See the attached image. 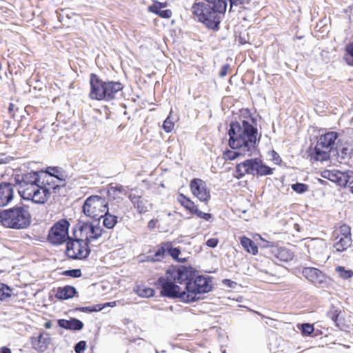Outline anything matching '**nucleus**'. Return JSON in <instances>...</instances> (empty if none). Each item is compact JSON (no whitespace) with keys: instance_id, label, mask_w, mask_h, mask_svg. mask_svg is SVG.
Returning <instances> with one entry per match:
<instances>
[{"instance_id":"obj_1","label":"nucleus","mask_w":353,"mask_h":353,"mask_svg":"<svg viewBox=\"0 0 353 353\" xmlns=\"http://www.w3.org/2000/svg\"><path fill=\"white\" fill-rule=\"evenodd\" d=\"M229 146L236 151L226 150L223 152L225 160H234L240 156H251L256 149L258 130L254 119L232 121L228 130Z\"/></svg>"},{"instance_id":"obj_2","label":"nucleus","mask_w":353,"mask_h":353,"mask_svg":"<svg viewBox=\"0 0 353 353\" xmlns=\"http://www.w3.org/2000/svg\"><path fill=\"white\" fill-rule=\"evenodd\" d=\"M165 276L172 278L175 283L185 285L184 290L196 301L201 298V294L212 290V285L208 278L201 275H195V271L191 267L181 265L177 269L170 268L166 270Z\"/></svg>"},{"instance_id":"obj_3","label":"nucleus","mask_w":353,"mask_h":353,"mask_svg":"<svg viewBox=\"0 0 353 353\" xmlns=\"http://www.w3.org/2000/svg\"><path fill=\"white\" fill-rule=\"evenodd\" d=\"M227 0H202L195 2L192 7L198 21L208 29L217 31L227 9Z\"/></svg>"},{"instance_id":"obj_4","label":"nucleus","mask_w":353,"mask_h":353,"mask_svg":"<svg viewBox=\"0 0 353 353\" xmlns=\"http://www.w3.org/2000/svg\"><path fill=\"white\" fill-rule=\"evenodd\" d=\"M90 98L98 101H111L121 96L123 88L119 81H103L95 74H91Z\"/></svg>"},{"instance_id":"obj_5","label":"nucleus","mask_w":353,"mask_h":353,"mask_svg":"<svg viewBox=\"0 0 353 353\" xmlns=\"http://www.w3.org/2000/svg\"><path fill=\"white\" fill-rule=\"evenodd\" d=\"M31 214L26 205H15L6 210H0V223L6 228L23 230L31 224Z\"/></svg>"},{"instance_id":"obj_6","label":"nucleus","mask_w":353,"mask_h":353,"mask_svg":"<svg viewBox=\"0 0 353 353\" xmlns=\"http://www.w3.org/2000/svg\"><path fill=\"white\" fill-rule=\"evenodd\" d=\"M172 278H168L167 276H160L157 281L156 285L161 288V295L164 297L171 299H180L185 303H192L196 301V299L192 298V294H188L185 290L177 285Z\"/></svg>"},{"instance_id":"obj_7","label":"nucleus","mask_w":353,"mask_h":353,"mask_svg":"<svg viewBox=\"0 0 353 353\" xmlns=\"http://www.w3.org/2000/svg\"><path fill=\"white\" fill-rule=\"evenodd\" d=\"M82 210L86 216L97 221L105 212L108 211V203L105 197L92 195L85 200Z\"/></svg>"},{"instance_id":"obj_8","label":"nucleus","mask_w":353,"mask_h":353,"mask_svg":"<svg viewBox=\"0 0 353 353\" xmlns=\"http://www.w3.org/2000/svg\"><path fill=\"white\" fill-rule=\"evenodd\" d=\"M19 193L24 200L32 201L34 203L44 204L50 198L49 188L39 184H30L26 187H19Z\"/></svg>"},{"instance_id":"obj_9","label":"nucleus","mask_w":353,"mask_h":353,"mask_svg":"<svg viewBox=\"0 0 353 353\" xmlns=\"http://www.w3.org/2000/svg\"><path fill=\"white\" fill-rule=\"evenodd\" d=\"M65 253L72 259H85L90 253L89 243L85 239L70 238L66 243Z\"/></svg>"},{"instance_id":"obj_10","label":"nucleus","mask_w":353,"mask_h":353,"mask_svg":"<svg viewBox=\"0 0 353 353\" xmlns=\"http://www.w3.org/2000/svg\"><path fill=\"white\" fill-rule=\"evenodd\" d=\"M70 223L66 219H61L56 223L50 230L48 239L54 245H60L70 239L68 229Z\"/></svg>"},{"instance_id":"obj_11","label":"nucleus","mask_w":353,"mask_h":353,"mask_svg":"<svg viewBox=\"0 0 353 353\" xmlns=\"http://www.w3.org/2000/svg\"><path fill=\"white\" fill-rule=\"evenodd\" d=\"M99 221L94 222L85 221L83 219H80L77 223V228L81 232V236L85 234V240L90 243L92 241L97 240L100 238L104 230L99 225Z\"/></svg>"},{"instance_id":"obj_12","label":"nucleus","mask_w":353,"mask_h":353,"mask_svg":"<svg viewBox=\"0 0 353 353\" xmlns=\"http://www.w3.org/2000/svg\"><path fill=\"white\" fill-rule=\"evenodd\" d=\"M268 258L276 264L280 262H288L294 258V253L290 249L276 244V246L272 247Z\"/></svg>"},{"instance_id":"obj_13","label":"nucleus","mask_w":353,"mask_h":353,"mask_svg":"<svg viewBox=\"0 0 353 353\" xmlns=\"http://www.w3.org/2000/svg\"><path fill=\"white\" fill-rule=\"evenodd\" d=\"M303 275L314 285L324 287L327 284V277L320 270L313 267L304 268Z\"/></svg>"},{"instance_id":"obj_14","label":"nucleus","mask_w":353,"mask_h":353,"mask_svg":"<svg viewBox=\"0 0 353 353\" xmlns=\"http://www.w3.org/2000/svg\"><path fill=\"white\" fill-rule=\"evenodd\" d=\"M190 189L193 194L202 202L207 203L210 199V190L206 183L200 179H194L190 182Z\"/></svg>"},{"instance_id":"obj_15","label":"nucleus","mask_w":353,"mask_h":353,"mask_svg":"<svg viewBox=\"0 0 353 353\" xmlns=\"http://www.w3.org/2000/svg\"><path fill=\"white\" fill-rule=\"evenodd\" d=\"M339 134L337 132H328L320 136L317 145L323 148L330 150H335L336 141L339 139Z\"/></svg>"},{"instance_id":"obj_16","label":"nucleus","mask_w":353,"mask_h":353,"mask_svg":"<svg viewBox=\"0 0 353 353\" xmlns=\"http://www.w3.org/2000/svg\"><path fill=\"white\" fill-rule=\"evenodd\" d=\"M51 339L47 332L40 333L37 336L31 337L32 347L39 352H44L48 347Z\"/></svg>"},{"instance_id":"obj_17","label":"nucleus","mask_w":353,"mask_h":353,"mask_svg":"<svg viewBox=\"0 0 353 353\" xmlns=\"http://www.w3.org/2000/svg\"><path fill=\"white\" fill-rule=\"evenodd\" d=\"M14 189L10 183L2 182L0 183V207L8 205L13 199Z\"/></svg>"},{"instance_id":"obj_18","label":"nucleus","mask_w":353,"mask_h":353,"mask_svg":"<svg viewBox=\"0 0 353 353\" xmlns=\"http://www.w3.org/2000/svg\"><path fill=\"white\" fill-rule=\"evenodd\" d=\"M15 181L19 187H26L30 184H39L40 176L38 172L32 171L21 176L18 175L15 177Z\"/></svg>"},{"instance_id":"obj_19","label":"nucleus","mask_w":353,"mask_h":353,"mask_svg":"<svg viewBox=\"0 0 353 353\" xmlns=\"http://www.w3.org/2000/svg\"><path fill=\"white\" fill-rule=\"evenodd\" d=\"M78 294L77 289L72 285L59 287L55 290L54 296L60 301L68 300L76 296Z\"/></svg>"},{"instance_id":"obj_20","label":"nucleus","mask_w":353,"mask_h":353,"mask_svg":"<svg viewBox=\"0 0 353 353\" xmlns=\"http://www.w3.org/2000/svg\"><path fill=\"white\" fill-rule=\"evenodd\" d=\"M334 151L337 153L340 152L339 155L342 159H350L353 154V146L347 141L339 139L336 141Z\"/></svg>"},{"instance_id":"obj_21","label":"nucleus","mask_w":353,"mask_h":353,"mask_svg":"<svg viewBox=\"0 0 353 353\" xmlns=\"http://www.w3.org/2000/svg\"><path fill=\"white\" fill-rule=\"evenodd\" d=\"M57 323L60 327L72 331L81 330L84 325L81 321L76 318H70L68 320L59 319Z\"/></svg>"},{"instance_id":"obj_22","label":"nucleus","mask_w":353,"mask_h":353,"mask_svg":"<svg viewBox=\"0 0 353 353\" xmlns=\"http://www.w3.org/2000/svg\"><path fill=\"white\" fill-rule=\"evenodd\" d=\"M128 198L139 214H143L148 211V201L143 199L141 196L129 194Z\"/></svg>"},{"instance_id":"obj_23","label":"nucleus","mask_w":353,"mask_h":353,"mask_svg":"<svg viewBox=\"0 0 353 353\" xmlns=\"http://www.w3.org/2000/svg\"><path fill=\"white\" fill-rule=\"evenodd\" d=\"M319 145H316L314 148L309 150V156L311 159L316 161H323L330 159V150L325 151L320 149Z\"/></svg>"},{"instance_id":"obj_24","label":"nucleus","mask_w":353,"mask_h":353,"mask_svg":"<svg viewBox=\"0 0 353 353\" xmlns=\"http://www.w3.org/2000/svg\"><path fill=\"white\" fill-rule=\"evenodd\" d=\"M351 243H352L351 236H336L334 239V248L336 249V250L337 252H342L346 250L351 245Z\"/></svg>"},{"instance_id":"obj_25","label":"nucleus","mask_w":353,"mask_h":353,"mask_svg":"<svg viewBox=\"0 0 353 353\" xmlns=\"http://www.w3.org/2000/svg\"><path fill=\"white\" fill-rule=\"evenodd\" d=\"M41 173L44 172L41 171ZM46 174H49V177L56 179L59 183L65 184V181L67 177L66 174L58 167H48L45 172Z\"/></svg>"},{"instance_id":"obj_26","label":"nucleus","mask_w":353,"mask_h":353,"mask_svg":"<svg viewBox=\"0 0 353 353\" xmlns=\"http://www.w3.org/2000/svg\"><path fill=\"white\" fill-rule=\"evenodd\" d=\"M103 219V225L107 229H112L118 222V217L109 213V210L105 212L100 219Z\"/></svg>"},{"instance_id":"obj_27","label":"nucleus","mask_w":353,"mask_h":353,"mask_svg":"<svg viewBox=\"0 0 353 353\" xmlns=\"http://www.w3.org/2000/svg\"><path fill=\"white\" fill-rule=\"evenodd\" d=\"M241 244L242 247L249 253H251L254 255L256 254L258 252V246L255 244V243L250 239L243 236L241 238Z\"/></svg>"},{"instance_id":"obj_28","label":"nucleus","mask_w":353,"mask_h":353,"mask_svg":"<svg viewBox=\"0 0 353 353\" xmlns=\"http://www.w3.org/2000/svg\"><path fill=\"white\" fill-rule=\"evenodd\" d=\"M245 161H246V163L245 164V165L246 166L247 170H245V172H248V174L257 176L260 159H259V158L250 159L245 160Z\"/></svg>"},{"instance_id":"obj_29","label":"nucleus","mask_w":353,"mask_h":353,"mask_svg":"<svg viewBox=\"0 0 353 353\" xmlns=\"http://www.w3.org/2000/svg\"><path fill=\"white\" fill-rule=\"evenodd\" d=\"M178 201L192 214L197 209V206L189 198L181 194L178 196Z\"/></svg>"},{"instance_id":"obj_30","label":"nucleus","mask_w":353,"mask_h":353,"mask_svg":"<svg viewBox=\"0 0 353 353\" xmlns=\"http://www.w3.org/2000/svg\"><path fill=\"white\" fill-rule=\"evenodd\" d=\"M46 177H47V179L42 182L41 186L49 188L50 192L52 189L53 192L57 193L60 188L65 186V184H61L58 181L56 183L52 177H49V174H46Z\"/></svg>"},{"instance_id":"obj_31","label":"nucleus","mask_w":353,"mask_h":353,"mask_svg":"<svg viewBox=\"0 0 353 353\" xmlns=\"http://www.w3.org/2000/svg\"><path fill=\"white\" fill-rule=\"evenodd\" d=\"M111 303H107L105 304H96L92 306L78 307L75 310L77 311L91 313L94 312H99L102 310L105 305H110Z\"/></svg>"},{"instance_id":"obj_32","label":"nucleus","mask_w":353,"mask_h":353,"mask_svg":"<svg viewBox=\"0 0 353 353\" xmlns=\"http://www.w3.org/2000/svg\"><path fill=\"white\" fill-rule=\"evenodd\" d=\"M166 246L167 253L169 255H170L174 259L179 262H184L185 261V259L179 258V256L181 254V250L179 248H173L170 243H166Z\"/></svg>"},{"instance_id":"obj_33","label":"nucleus","mask_w":353,"mask_h":353,"mask_svg":"<svg viewBox=\"0 0 353 353\" xmlns=\"http://www.w3.org/2000/svg\"><path fill=\"white\" fill-rule=\"evenodd\" d=\"M336 272L342 279L347 280L353 276V271L350 269H345V267L339 265L335 268Z\"/></svg>"},{"instance_id":"obj_34","label":"nucleus","mask_w":353,"mask_h":353,"mask_svg":"<svg viewBox=\"0 0 353 353\" xmlns=\"http://www.w3.org/2000/svg\"><path fill=\"white\" fill-rule=\"evenodd\" d=\"M259 236L261 239V242L259 243V247L261 250H264V254L269 257L272 247L276 246V244L273 242L264 240L260 235H259Z\"/></svg>"},{"instance_id":"obj_35","label":"nucleus","mask_w":353,"mask_h":353,"mask_svg":"<svg viewBox=\"0 0 353 353\" xmlns=\"http://www.w3.org/2000/svg\"><path fill=\"white\" fill-rule=\"evenodd\" d=\"M272 169L263 163V161L260 159L259 168H258V172L257 176H267L270 175L272 174Z\"/></svg>"},{"instance_id":"obj_36","label":"nucleus","mask_w":353,"mask_h":353,"mask_svg":"<svg viewBox=\"0 0 353 353\" xmlns=\"http://www.w3.org/2000/svg\"><path fill=\"white\" fill-rule=\"evenodd\" d=\"M245 163L246 161H244L243 162L236 165L234 174V176L236 179H242L245 174H248V172H245V170H247L246 166L245 165Z\"/></svg>"},{"instance_id":"obj_37","label":"nucleus","mask_w":353,"mask_h":353,"mask_svg":"<svg viewBox=\"0 0 353 353\" xmlns=\"http://www.w3.org/2000/svg\"><path fill=\"white\" fill-rule=\"evenodd\" d=\"M11 296L10 288L4 284L0 283V300L3 301Z\"/></svg>"},{"instance_id":"obj_38","label":"nucleus","mask_w":353,"mask_h":353,"mask_svg":"<svg viewBox=\"0 0 353 353\" xmlns=\"http://www.w3.org/2000/svg\"><path fill=\"white\" fill-rule=\"evenodd\" d=\"M303 336H310L314 330V326L308 323H302L298 325Z\"/></svg>"},{"instance_id":"obj_39","label":"nucleus","mask_w":353,"mask_h":353,"mask_svg":"<svg viewBox=\"0 0 353 353\" xmlns=\"http://www.w3.org/2000/svg\"><path fill=\"white\" fill-rule=\"evenodd\" d=\"M291 188L299 194H303L308 190V185L303 183H296L291 185Z\"/></svg>"},{"instance_id":"obj_40","label":"nucleus","mask_w":353,"mask_h":353,"mask_svg":"<svg viewBox=\"0 0 353 353\" xmlns=\"http://www.w3.org/2000/svg\"><path fill=\"white\" fill-rule=\"evenodd\" d=\"M61 275L72 278H79L81 276L82 273L80 269H71L63 271Z\"/></svg>"},{"instance_id":"obj_41","label":"nucleus","mask_w":353,"mask_h":353,"mask_svg":"<svg viewBox=\"0 0 353 353\" xmlns=\"http://www.w3.org/2000/svg\"><path fill=\"white\" fill-rule=\"evenodd\" d=\"M137 293L140 296L149 298L154 296V290L150 288H139Z\"/></svg>"},{"instance_id":"obj_42","label":"nucleus","mask_w":353,"mask_h":353,"mask_svg":"<svg viewBox=\"0 0 353 353\" xmlns=\"http://www.w3.org/2000/svg\"><path fill=\"white\" fill-rule=\"evenodd\" d=\"M174 126V123L171 119L170 116H168L165 120L164 121L163 123V129L165 130V132L168 133L170 132Z\"/></svg>"},{"instance_id":"obj_43","label":"nucleus","mask_w":353,"mask_h":353,"mask_svg":"<svg viewBox=\"0 0 353 353\" xmlns=\"http://www.w3.org/2000/svg\"><path fill=\"white\" fill-rule=\"evenodd\" d=\"M166 6V2L162 3L159 1H155L154 3H152L151 6L148 7V11L150 12H157V11L162 10V8H164Z\"/></svg>"},{"instance_id":"obj_44","label":"nucleus","mask_w":353,"mask_h":353,"mask_svg":"<svg viewBox=\"0 0 353 353\" xmlns=\"http://www.w3.org/2000/svg\"><path fill=\"white\" fill-rule=\"evenodd\" d=\"M341 313V311L335 307H332L327 313V316L332 319L336 325H337L338 317Z\"/></svg>"},{"instance_id":"obj_45","label":"nucleus","mask_w":353,"mask_h":353,"mask_svg":"<svg viewBox=\"0 0 353 353\" xmlns=\"http://www.w3.org/2000/svg\"><path fill=\"white\" fill-rule=\"evenodd\" d=\"M117 192H118L119 193L125 194V195L127 194V191L123 188V186L121 185H119V184L116 185L115 186H111L109 188L108 192L109 193V194H114Z\"/></svg>"},{"instance_id":"obj_46","label":"nucleus","mask_w":353,"mask_h":353,"mask_svg":"<svg viewBox=\"0 0 353 353\" xmlns=\"http://www.w3.org/2000/svg\"><path fill=\"white\" fill-rule=\"evenodd\" d=\"M165 253H167L166 243H163V245L156 251L154 254L156 260L160 261L161 258H163Z\"/></svg>"},{"instance_id":"obj_47","label":"nucleus","mask_w":353,"mask_h":353,"mask_svg":"<svg viewBox=\"0 0 353 353\" xmlns=\"http://www.w3.org/2000/svg\"><path fill=\"white\" fill-rule=\"evenodd\" d=\"M155 14L163 19H170L172 15V12L170 9L159 10L157 12H154Z\"/></svg>"},{"instance_id":"obj_48","label":"nucleus","mask_w":353,"mask_h":353,"mask_svg":"<svg viewBox=\"0 0 353 353\" xmlns=\"http://www.w3.org/2000/svg\"><path fill=\"white\" fill-rule=\"evenodd\" d=\"M336 236H351V229L350 228L344 224L343 225H341L340 227V229H339V233L337 234Z\"/></svg>"},{"instance_id":"obj_49","label":"nucleus","mask_w":353,"mask_h":353,"mask_svg":"<svg viewBox=\"0 0 353 353\" xmlns=\"http://www.w3.org/2000/svg\"><path fill=\"white\" fill-rule=\"evenodd\" d=\"M345 172L338 171L337 173V179L336 183L341 187H345Z\"/></svg>"},{"instance_id":"obj_50","label":"nucleus","mask_w":353,"mask_h":353,"mask_svg":"<svg viewBox=\"0 0 353 353\" xmlns=\"http://www.w3.org/2000/svg\"><path fill=\"white\" fill-rule=\"evenodd\" d=\"M86 347V342L84 341H80L75 344L74 349L76 353H83Z\"/></svg>"},{"instance_id":"obj_51","label":"nucleus","mask_w":353,"mask_h":353,"mask_svg":"<svg viewBox=\"0 0 353 353\" xmlns=\"http://www.w3.org/2000/svg\"><path fill=\"white\" fill-rule=\"evenodd\" d=\"M192 214H196L199 218L209 221L212 218V214L200 211L198 208Z\"/></svg>"},{"instance_id":"obj_52","label":"nucleus","mask_w":353,"mask_h":353,"mask_svg":"<svg viewBox=\"0 0 353 353\" xmlns=\"http://www.w3.org/2000/svg\"><path fill=\"white\" fill-rule=\"evenodd\" d=\"M345 177V187L353 183V172L352 171H350V170L346 171Z\"/></svg>"},{"instance_id":"obj_53","label":"nucleus","mask_w":353,"mask_h":353,"mask_svg":"<svg viewBox=\"0 0 353 353\" xmlns=\"http://www.w3.org/2000/svg\"><path fill=\"white\" fill-rule=\"evenodd\" d=\"M218 243H219V241L216 238H211V239H209L207 240L206 241V245L210 247V248H215L218 245Z\"/></svg>"},{"instance_id":"obj_54","label":"nucleus","mask_w":353,"mask_h":353,"mask_svg":"<svg viewBox=\"0 0 353 353\" xmlns=\"http://www.w3.org/2000/svg\"><path fill=\"white\" fill-rule=\"evenodd\" d=\"M230 2V11H231L233 6H237L240 5H243L245 3V0H228Z\"/></svg>"},{"instance_id":"obj_55","label":"nucleus","mask_w":353,"mask_h":353,"mask_svg":"<svg viewBox=\"0 0 353 353\" xmlns=\"http://www.w3.org/2000/svg\"><path fill=\"white\" fill-rule=\"evenodd\" d=\"M230 66L228 64H225V65H223L221 68V70L219 72V76L221 77H224L225 76H226L227 73H228V69H229Z\"/></svg>"},{"instance_id":"obj_56","label":"nucleus","mask_w":353,"mask_h":353,"mask_svg":"<svg viewBox=\"0 0 353 353\" xmlns=\"http://www.w3.org/2000/svg\"><path fill=\"white\" fill-rule=\"evenodd\" d=\"M10 157L3 153H0V164L7 163L10 161Z\"/></svg>"},{"instance_id":"obj_57","label":"nucleus","mask_w":353,"mask_h":353,"mask_svg":"<svg viewBox=\"0 0 353 353\" xmlns=\"http://www.w3.org/2000/svg\"><path fill=\"white\" fill-rule=\"evenodd\" d=\"M337 173H338V171H334V172L331 171V174L330 176V181L336 183V179H337Z\"/></svg>"},{"instance_id":"obj_58","label":"nucleus","mask_w":353,"mask_h":353,"mask_svg":"<svg viewBox=\"0 0 353 353\" xmlns=\"http://www.w3.org/2000/svg\"><path fill=\"white\" fill-rule=\"evenodd\" d=\"M272 152L273 160L275 161L276 163H279V161H281L279 155L275 151L273 150Z\"/></svg>"},{"instance_id":"obj_59","label":"nucleus","mask_w":353,"mask_h":353,"mask_svg":"<svg viewBox=\"0 0 353 353\" xmlns=\"http://www.w3.org/2000/svg\"><path fill=\"white\" fill-rule=\"evenodd\" d=\"M0 353H12V352L10 348L3 346L0 348Z\"/></svg>"},{"instance_id":"obj_60","label":"nucleus","mask_w":353,"mask_h":353,"mask_svg":"<svg viewBox=\"0 0 353 353\" xmlns=\"http://www.w3.org/2000/svg\"><path fill=\"white\" fill-rule=\"evenodd\" d=\"M331 174V171H329V170H326V171H324L322 174V176L325 179H327L328 180H330V176Z\"/></svg>"},{"instance_id":"obj_61","label":"nucleus","mask_w":353,"mask_h":353,"mask_svg":"<svg viewBox=\"0 0 353 353\" xmlns=\"http://www.w3.org/2000/svg\"><path fill=\"white\" fill-rule=\"evenodd\" d=\"M223 283L225 285H228L229 287H232V284L234 283V282L232 281L230 279H224Z\"/></svg>"},{"instance_id":"obj_62","label":"nucleus","mask_w":353,"mask_h":353,"mask_svg":"<svg viewBox=\"0 0 353 353\" xmlns=\"http://www.w3.org/2000/svg\"><path fill=\"white\" fill-rule=\"evenodd\" d=\"M10 122L9 121H4L3 122V127L4 128H8L10 127Z\"/></svg>"},{"instance_id":"obj_63","label":"nucleus","mask_w":353,"mask_h":353,"mask_svg":"<svg viewBox=\"0 0 353 353\" xmlns=\"http://www.w3.org/2000/svg\"><path fill=\"white\" fill-rule=\"evenodd\" d=\"M44 327L46 329H50L52 327V322L50 321L46 322L44 324Z\"/></svg>"},{"instance_id":"obj_64","label":"nucleus","mask_w":353,"mask_h":353,"mask_svg":"<svg viewBox=\"0 0 353 353\" xmlns=\"http://www.w3.org/2000/svg\"><path fill=\"white\" fill-rule=\"evenodd\" d=\"M155 225V223H154V220H150L148 223V227L149 228H153Z\"/></svg>"}]
</instances>
